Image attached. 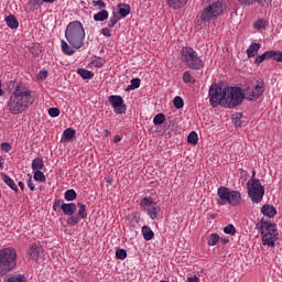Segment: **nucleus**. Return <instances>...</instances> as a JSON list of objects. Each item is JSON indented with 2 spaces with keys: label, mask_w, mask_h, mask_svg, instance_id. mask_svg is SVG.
<instances>
[{
  "label": "nucleus",
  "mask_w": 282,
  "mask_h": 282,
  "mask_svg": "<svg viewBox=\"0 0 282 282\" xmlns=\"http://www.w3.org/2000/svg\"><path fill=\"white\" fill-rule=\"evenodd\" d=\"M76 138V130L73 128H67L63 132V137L61 139L62 143L70 142V140H74Z\"/></svg>",
  "instance_id": "16"
},
{
  "label": "nucleus",
  "mask_w": 282,
  "mask_h": 282,
  "mask_svg": "<svg viewBox=\"0 0 282 282\" xmlns=\"http://www.w3.org/2000/svg\"><path fill=\"white\" fill-rule=\"evenodd\" d=\"M118 14L121 19H126V17H129V14H131V7L127 3H119Z\"/></svg>",
  "instance_id": "17"
},
{
  "label": "nucleus",
  "mask_w": 282,
  "mask_h": 282,
  "mask_svg": "<svg viewBox=\"0 0 282 282\" xmlns=\"http://www.w3.org/2000/svg\"><path fill=\"white\" fill-rule=\"evenodd\" d=\"M243 100H246V97L241 87H227L223 107H226L227 109H235L240 107V105H243Z\"/></svg>",
  "instance_id": "7"
},
{
  "label": "nucleus",
  "mask_w": 282,
  "mask_h": 282,
  "mask_svg": "<svg viewBox=\"0 0 282 282\" xmlns=\"http://www.w3.org/2000/svg\"><path fill=\"white\" fill-rule=\"evenodd\" d=\"M165 2L172 10H182L188 3V0H165Z\"/></svg>",
  "instance_id": "15"
},
{
  "label": "nucleus",
  "mask_w": 282,
  "mask_h": 282,
  "mask_svg": "<svg viewBox=\"0 0 282 282\" xmlns=\"http://www.w3.org/2000/svg\"><path fill=\"white\" fill-rule=\"evenodd\" d=\"M48 116H51V118H58V116H61V109L50 108L48 109Z\"/></svg>",
  "instance_id": "44"
},
{
  "label": "nucleus",
  "mask_w": 282,
  "mask_h": 282,
  "mask_svg": "<svg viewBox=\"0 0 282 282\" xmlns=\"http://www.w3.org/2000/svg\"><path fill=\"white\" fill-rule=\"evenodd\" d=\"M41 252H43V247H40L37 245H33L30 249H29V254L30 257H39V254H41Z\"/></svg>",
  "instance_id": "29"
},
{
  "label": "nucleus",
  "mask_w": 282,
  "mask_h": 282,
  "mask_svg": "<svg viewBox=\"0 0 282 282\" xmlns=\"http://www.w3.org/2000/svg\"><path fill=\"white\" fill-rule=\"evenodd\" d=\"M4 282H28L25 274H15L4 278Z\"/></svg>",
  "instance_id": "24"
},
{
  "label": "nucleus",
  "mask_w": 282,
  "mask_h": 282,
  "mask_svg": "<svg viewBox=\"0 0 282 282\" xmlns=\"http://www.w3.org/2000/svg\"><path fill=\"white\" fill-rule=\"evenodd\" d=\"M166 121V116L164 113H158L154 118H153V122L154 124H164V122Z\"/></svg>",
  "instance_id": "35"
},
{
  "label": "nucleus",
  "mask_w": 282,
  "mask_h": 282,
  "mask_svg": "<svg viewBox=\"0 0 282 282\" xmlns=\"http://www.w3.org/2000/svg\"><path fill=\"white\" fill-rule=\"evenodd\" d=\"M62 52L66 54V56H73L75 54L76 48L74 46L67 44L64 40H62Z\"/></svg>",
  "instance_id": "23"
},
{
  "label": "nucleus",
  "mask_w": 282,
  "mask_h": 282,
  "mask_svg": "<svg viewBox=\"0 0 282 282\" xmlns=\"http://www.w3.org/2000/svg\"><path fill=\"white\" fill-rule=\"evenodd\" d=\"M77 74L84 78V80H90V78H94V73L88 69L78 68Z\"/></svg>",
  "instance_id": "27"
},
{
  "label": "nucleus",
  "mask_w": 282,
  "mask_h": 282,
  "mask_svg": "<svg viewBox=\"0 0 282 282\" xmlns=\"http://www.w3.org/2000/svg\"><path fill=\"white\" fill-rule=\"evenodd\" d=\"M29 105H34V97H32V90L25 87L17 86L7 104V109L9 113H13V116H19V113H23V111L28 109Z\"/></svg>",
  "instance_id": "1"
},
{
  "label": "nucleus",
  "mask_w": 282,
  "mask_h": 282,
  "mask_svg": "<svg viewBox=\"0 0 282 282\" xmlns=\"http://www.w3.org/2000/svg\"><path fill=\"white\" fill-rule=\"evenodd\" d=\"M3 164H6V160H3V156H0V169H3Z\"/></svg>",
  "instance_id": "59"
},
{
  "label": "nucleus",
  "mask_w": 282,
  "mask_h": 282,
  "mask_svg": "<svg viewBox=\"0 0 282 282\" xmlns=\"http://www.w3.org/2000/svg\"><path fill=\"white\" fill-rule=\"evenodd\" d=\"M140 206H141V208H147L149 206H153V198H151V197L142 198V200L140 202Z\"/></svg>",
  "instance_id": "40"
},
{
  "label": "nucleus",
  "mask_w": 282,
  "mask_h": 282,
  "mask_svg": "<svg viewBox=\"0 0 282 282\" xmlns=\"http://www.w3.org/2000/svg\"><path fill=\"white\" fill-rule=\"evenodd\" d=\"M104 132H105L106 138L111 135V132L109 130H105Z\"/></svg>",
  "instance_id": "62"
},
{
  "label": "nucleus",
  "mask_w": 282,
  "mask_h": 282,
  "mask_svg": "<svg viewBox=\"0 0 282 282\" xmlns=\"http://www.w3.org/2000/svg\"><path fill=\"white\" fill-rule=\"evenodd\" d=\"M63 204V199H55V202L53 203V210H58V208L62 207Z\"/></svg>",
  "instance_id": "51"
},
{
  "label": "nucleus",
  "mask_w": 282,
  "mask_h": 282,
  "mask_svg": "<svg viewBox=\"0 0 282 282\" xmlns=\"http://www.w3.org/2000/svg\"><path fill=\"white\" fill-rule=\"evenodd\" d=\"M187 281L188 282H199V278H197V275H195L193 278H188Z\"/></svg>",
  "instance_id": "57"
},
{
  "label": "nucleus",
  "mask_w": 282,
  "mask_h": 282,
  "mask_svg": "<svg viewBox=\"0 0 282 282\" xmlns=\"http://www.w3.org/2000/svg\"><path fill=\"white\" fill-rule=\"evenodd\" d=\"M101 33L104 34V36H107L108 39L111 37V30H109V28H104L101 30Z\"/></svg>",
  "instance_id": "54"
},
{
  "label": "nucleus",
  "mask_w": 282,
  "mask_h": 282,
  "mask_svg": "<svg viewBox=\"0 0 282 282\" xmlns=\"http://www.w3.org/2000/svg\"><path fill=\"white\" fill-rule=\"evenodd\" d=\"M257 172L253 171L251 178L247 183L248 195L253 204H261L263 196L265 195V187L261 185L259 178H254Z\"/></svg>",
  "instance_id": "6"
},
{
  "label": "nucleus",
  "mask_w": 282,
  "mask_h": 282,
  "mask_svg": "<svg viewBox=\"0 0 282 282\" xmlns=\"http://www.w3.org/2000/svg\"><path fill=\"white\" fill-rule=\"evenodd\" d=\"M220 241L221 243H228L230 240L228 238H221Z\"/></svg>",
  "instance_id": "61"
},
{
  "label": "nucleus",
  "mask_w": 282,
  "mask_h": 282,
  "mask_svg": "<svg viewBox=\"0 0 282 282\" xmlns=\"http://www.w3.org/2000/svg\"><path fill=\"white\" fill-rule=\"evenodd\" d=\"M238 3L243 8H249V6H254V3H258L260 8H269L270 3H272V0H238Z\"/></svg>",
  "instance_id": "13"
},
{
  "label": "nucleus",
  "mask_w": 282,
  "mask_h": 282,
  "mask_svg": "<svg viewBox=\"0 0 282 282\" xmlns=\"http://www.w3.org/2000/svg\"><path fill=\"white\" fill-rule=\"evenodd\" d=\"M256 30H265V21L264 20H257L254 22Z\"/></svg>",
  "instance_id": "46"
},
{
  "label": "nucleus",
  "mask_w": 282,
  "mask_h": 282,
  "mask_svg": "<svg viewBox=\"0 0 282 282\" xmlns=\"http://www.w3.org/2000/svg\"><path fill=\"white\" fill-rule=\"evenodd\" d=\"M256 228L257 230H260L262 235L263 246H270L271 248H274V239H279V234L276 232V225L262 218L260 221L257 223Z\"/></svg>",
  "instance_id": "3"
},
{
  "label": "nucleus",
  "mask_w": 282,
  "mask_h": 282,
  "mask_svg": "<svg viewBox=\"0 0 282 282\" xmlns=\"http://www.w3.org/2000/svg\"><path fill=\"white\" fill-rule=\"evenodd\" d=\"M122 140V138L120 137V135H118V134H116L115 137H113V142H115V144H117V142H120Z\"/></svg>",
  "instance_id": "58"
},
{
  "label": "nucleus",
  "mask_w": 282,
  "mask_h": 282,
  "mask_svg": "<svg viewBox=\"0 0 282 282\" xmlns=\"http://www.w3.org/2000/svg\"><path fill=\"white\" fill-rule=\"evenodd\" d=\"M220 239L219 234H212L208 239V246H217Z\"/></svg>",
  "instance_id": "36"
},
{
  "label": "nucleus",
  "mask_w": 282,
  "mask_h": 282,
  "mask_svg": "<svg viewBox=\"0 0 282 282\" xmlns=\"http://www.w3.org/2000/svg\"><path fill=\"white\" fill-rule=\"evenodd\" d=\"M1 149L4 153H10V151H12V145L9 142H3L1 143Z\"/></svg>",
  "instance_id": "49"
},
{
  "label": "nucleus",
  "mask_w": 282,
  "mask_h": 282,
  "mask_svg": "<svg viewBox=\"0 0 282 282\" xmlns=\"http://www.w3.org/2000/svg\"><path fill=\"white\" fill-rule=\"evenodd\" d=\"M261 213L265 217L272 218L276 215V208L272 205L265 204V205L262 206Z\"/></svg>",
  "instance_id": "18"
},
{
  "label": "nucleus",
  "mask_w": 282,
  "mask_h": 282,
  "mask_svg": "<svg viewBox=\"0 0 282 282\" xmlns=\"http://www.w3.org/2000/svg\"><path fill=\"white\" fill-rule=\"evenodd\" d=\"M6 23L11 30H17V28H19V20H17V17L12 14L6 18Z\"/></svg>",
  "instance_id": "21"
},
{
  "label": "nucleus",
  "mask_w": 282,
  "mask_h": 282,
  "mask_svg": "<svg viewBox=\"0 0 282 282\" xmlns=\"http://www.w3.org/2000/svg\"><path fill=\"white\" fill-rule=\"evenodd\" d=\"M28 177H29V180H28L26 184H28L30 191L34 192L35 187H34V182L32 181V174H28Z\"/></svg>",
  "instance_id": "52"
},
{
  "label": "nucleus",
  "mask_w": 282,
  "mask_h": 282,
  "mask_svg": "<svg viewBox=\"0 0 282 282\" xmlns=\"http://www.w3.org/2000/svg\"><path fill=\"white\" fill-rule=\"evenodd\" d=\"M274 54H275L274 51H267L262 55H259L256 57L254 64L261 65V63H263V61H268V58H274Z\"/></svg>",
  "instance_id": "19"
},
{
  "label": "nucleus",
  "mask_w": 282,
  "mask_h": 282,
  "mask_svg": "<svg viewBox=\"0 0 282 282\" xmlns=\"http://www.w3.org/2000/svg\"><path fill=\"white\" fill-rule=\"evenodd\" d=\"M2 180H3L4 184H7V186H9V188L14 191L15 193H19V187H17V184L14 183V181L11 177H9L7 174H2Z\"/></svg>",
  "instance_id": "25"
},
{
  "label": "nucleus",
  "mask_w": 282,
  "mask_h": 282,
  "mask_svg": "<svg viewBox=\"0 0 282 282\" xmlns=\"http://www.w3.org/2000/svg\"><path fill=\"white\" fill-rule=\"evenodd\" d=\"M217 204L219 206H239L241 204V193L239 191L230 189L226 186H220L217 189Z\"/></svg>",
  "instance_id": "5"
},
{
  "label": "nucleus",
  "mask_w": 282,
  "mask_h": 282,
  "mask_svg": "<svg viewBox=\"0 0 282 282\" xmlns=\"http://www.w3.org/2000/svg\"><path fill=\"white\" fill-rule=\"evenodd\" d=\"M140 78H133L131 79V85H129L127 88H126V91H131V89H138V87H140Z\"/></svg>",
  "instance_id": "37"
},
{
  "label": "nucleus",
  "mask_w": 282,
  "mask_h": 282,
  "mask_svg": "<svg viewBox=\"0 0 282 282\" xmlns=\"http://www.w3.org/2000/svg\"><path fill=\"white\" fill-rule=\"evenodd\" d=\"M183 82L184 83H195V79L193 78V76L191 75V73L185 72L183 74Z\"/></svg>",
  "instance_id": "47"
},
{
  "label": "nucleus",
  "mask_w": 282,
  "mask_h": 282,
  "mask_svg": "<svg viewBox=\"0 0 282 282\" xmlns=\"http://www.w3.org/2000/svg\"><path fill=\"white\" fill-rule=\"evenodd\" d=\"M173 105L176 109H182L184 107V99H182L180 96H176L173 99Z\"/></svg>",
  "instance_id": "38"
},
{
  "label": "nucleus",
  "mask_w": 282,
  "mask_h": 282,
  "mask_svg": "<svg viewBox=\"0 0 282 282\" xmlns=\"http://www.w3.org/2000/svg\"><path fill=\"white\" fill-rule=\"evenodd\" d=\"M30 3L33 8H41V0H30Z\"/></svg>",
  "instance_id": "56"
},
{
  "label": "nucleus",
  "mask_w": 282,
  "mask_h": 282,
  "mask_svg": "<svg viewBox=\"0 0 282 282\" xmlns=\"http://www.w3.org/2000/svg\"><path fill=\"white\" fill-rule=\"evenodd\" d=\"M259 50H261V44L259 43H252L249 48L247 50V56L248 58H254L257 54H259Z\"/></svg>",
  "instance_id": "20"
},
{
  "label": "nucleus",
  "mask_w": 282,
  "mask_h": 282,
  "mask_svg": "<svg viewBox=\"0 0 282 282\" xmlns=\"http://www.w3.org/2000/svg\"><path fill=\"white\" fill-rule=\"evenodd\" d=\"M142 235L143 238L145 239V241H151V239H153V237H155V234L153 232V230L151 229V227L144 225L142 227Z\"/></svg>",
  "instance_id": "22"
},
{
  "label": "nucleus",
  "mask_w": 282,
  "mask_h": 282,
  "mask_svg": "<svg viewBox=\"0 0 282 282\" xmlns=\"http://www.w3.org/2000/svg\"><path fill=\"white\" fill-rule=\"evenodd\" d=\"M31 166L33 171H43V169H45V164L43 163V159L41 158H35L32 161Z\"/></svg>",
  "instance_id": "26"
},
{
  "label": "nucleus",
  "mask_w": 282,
  "mask_h": 282,
  "mask_svg": "<svg viewBox=\"0 0 282 282\" xmlns=\"http://www.w3.org/2000/svg\"><path fill=\"white\" fill-rule=\"evenodd\" d=\"M65 199L66 202H74V199H76V197H78V195L76 194V191L74 189H67L65 192Z\"/></svg>",
  "instance_id": "33"
},
{
  "label": "nucleus",
  "mask_w": 282,
  "mask_h": 282,
  "mask_svg": "<svg viewBox=\"0 0 282 282\" xmlns=\"http://www.w3.org/2000/svg\"><path fill=\"white\" fill-rule=\"evenodd\" d=\"M160 207H150L148 208V215L150 219H158V215H160Z\"/></svg>",
  "instance_id": "32"
},
{
  "label": "nucleus",
  "mask_w": 282,
  "mask_h": 282,
  "mask_svg": "<svg viewBox=\"0 0 282 282\" xmlns=\"http://www.w3.org/2000/svg\"><path fill=\"white\" fill-rule=\"evenodd\" d=\"M187 142L188 144H197V142H199V137L197 135V132L192 131L189 132V134L187 135Z\"/></svg>",
  "instance_id": "31"
},
{
  "label": "nucleus",
  "mask_w": 282,
  "mask_h": 282,
  "mask_svg": "<svg viewBox=\"0 0 282 282\" xmlns=\"http://www.w3.org/2000/svg\"><path fill=\"white\" fill-rule=\"evenodd\" d=\"M66 41L74 47V50H80L85 46V28L83 23L75 20L66 26L65 30Z\"/></svg>",
  "instance_id": "2"
},
{
  "label": "nucleus",
  "mask_w": 282,
  "mask_h": 282,
  "mask_svg": "<svg viewBox=\"0 0 282 282\" xmlns=\"http://www.w3.org/2000/svg\"><path fill=\"white\" fill-rule=\"evenodd\" d=\"M228 90V87H223L221 84H213L209 87V105L212 107H224V100L226 99V93Z\"/></svg>",
  "instance_id": "9"
},
{
  "label": "nucleus",
  "mask_w": 282,
  "mask_h": 282,
  "mask_svg": "<svg viewBox=\"0 0 282 282\" xmlns=\"http://www.w3.org/2000/svg\"><path fill=\"white\" fill-rule=\"evenodd\" d=\"M18 185L21 188V191H23V188H25V184H23V182H19Z\"/></svg>",
  "instance_id": "60"
},
{
  "label": "nucleus",
  "mask_w": 282,
  "mask_h": 282,
  "mask_svg": "<svg viewBox=\"0 0 282 282\" xmlns=\"http://www.w3.org/2000/svg\"><path fill=\"white\" fill-rule=\"evenodd\" d=\"M78 209V218L79 219H87V206L83 203L77 204Z\"/></svg>",
  "instance_id": "28"
},
{
  "label": "nucleus",
  "mask_w": 282,
  "mask_h": 282,
  "mask_svg": "<svg viewBox=\"0 0 282 282\" xmlns=\"http://www.w3.org/2000/svg\"><path fill=\"white\" fill-rule=\"evenodd\" d=\"M108 182V184H111V181H107Z\"/></svg>",
  "instance_id": "64"
},
{
  "label": "nucleus",
  "mask_w": 282,
  "mask_h": 282,
  "mask_svg": "<svg viewBox=\"0 0 282 282\" xmlns=\"http://www.w3.org/2000/svg\"><path fill=\"white\" fill-rule=\"evenodd\" d=\"M224 232L226 234V235H235L236 232H237V229L235 228V225H232V224H229V225H227L225 228H224Z\"/></svg>",
  "instance_id": "42"
},
{
  "label": "nucleus",
  "mask_w": 282,
  "mask_h": 282,
  "mask_svg": "<svg viewBox=\"0 0 282 282\" xmlns=\"http://www.w3.org/2000/svg\"><path fill=\"white\" fill-rule=\"evenodd\" d=\"M241 118H243V115H241L240 112H236L235 115H232L231 120L235 127H241Z\"/></svg>",
  "instance_id": "34"
},
{
  "label": "nucleus",
  "mask_w": 282,
  "mask_h": 282,
  "mask_svg": "<svg viewBox=\"0 0 282 282\" xmlns=\"http://www.w3.org/2000/svg\"><path fill=\"white\" fill-rule=\"evenodd\" d=\"M61 209L62 213L68 217L76 215V204L74 203H63Z\"/></svg>",
  "instance_id": "14"
},
{
  "label": "nucleus",
  "mask_w": 282,
  "mask_h": 282,
  "mask_svg": "<svg viewBox=\"0 0 282 282\" xmlns=\"http://www.w3.org/2000/svg\"><path fill=\"white\" fill-rule=\"evenodd\" d=\"M94 65L96 67H102V65H105V59L99 57L97 61L94 62Z\"/></svg>",
  "instance_id": "55"
},
{
  "label": "nucleus",
  "mask_w": 282,
  "mask_h": 282,
  "mask_svg": "<svg viewBox=\"0 0 282 282\" xmlns=\"http://www.w3.org/2000/svg\"><path fill=\"white\" fill-rule=\"evenodd\" d=\"M47 78V70H41L37 74V80H45Z\"/></svg>",
  "instance_id": "53"
},
{
  "label": "nucleus",
  "mask_w": 282,
  "mask_h": 282,
  "mask_svg": "<svg viewBox=\"0 0 282 282\" xmlns=\"http://www.w3.org/2000/svg\"><path fill=\"white\" fill-rule=\"evenodd\" d=\"M93 6H98L99 10H104V8H107V3L102 0H95L93 1Z\"/></svg>",
  "instance_id": "48"
},
{
  "label": "nucleus",
  "mask_w": 282,
  "mask_h": 282,
  "mask_svg": "<svg viewBox=\"0 0 282 282\" xmlns=\"http://www.w3.org/2000/svg\"><path fill=\"white\" fill-rule=\"evenodd\" d=\"M33 178L35 180V182H45L46 181L45 174L42 171H35Z\"/></svg>",
  "instance_id": "39"
},
{
  "label": "nucleus",
  "mask_w": 282,
  "mask_h": 282,
  "mask_svg": "<svg viewBox=\"0 0 282 282\" xmlns=\"http://www.w3.org/2000/svg\"><path fill=\"white\" fill-rule=\"evenodd\" d=\"M264 91H265V86L263 82H259V84L256 85L254 88L246 87L242 90V94L245 95V98L247 100L254 101V100H258V98H261Z\"/></svg>",
  "instance_id": "11"
},
{
  "label": "nucleus",
  "mask_w": 282,
  "mask_h": 282,
  "mask_svg": "<svg viewBox=\"0 0 282 282\" xmlns=\"http://www.w3.org/2000/svg\"><path fill=\"white\" fill-rule=\"evenodd\" d=\"M273 61H276V63H282V52L281 51H274Z\"/></svg>",
  "instance_id": "50"
},
{
  "label": "nucleus",
  "mask_w": 282,
  "mask_h": 282,
  "mask_svg": "<svg viewBox=\"0 0 282 282\" xmlns=\"http://www.w3.org/2000/svg\"><path fill=\"white\" fill-rule=\"evenodd\" d=\"M80 221V218L78 216H70L66 223L68 226H76Z\"/></svg>",
  "instance_id": "43"
},
{
  "label": "nucleus",
  "mask_w": 282,
  "mask_h": 282,
  "mask_svg": "<svg viewBox=\"0 0 282 282\" xmlns=\"http://www.w3.org/2000/svg\"><path fill=\"white\" fill-rule=\"evenodd\" d=\"M116 257H117V259L124 260V258L127 257V250H124V249H117L116 250Z\"/></svg>",
  "instance_id": "45"
},
{
  "label": "nucleus",
  "mask_w": 282,
  "mask_h": 282,
  "mask_svg": "<svg viewBox=\"0 0 282 282\" xmlns=\"http://www.w3.org/2000/svg\"><path fill=\"white\" fill-rule=\"evenodd\" d=\"M224 1H216L206 7L203 12L200 13V21H204L205 23L208 21H213L214 19H217L220 14H224L225 10Z\"/></svg>",
  "instance_id": "10"
},
{
  "label": "nucleus",
  "mask_w": 282,
  "mask_h": 282,
  "mask_svg": "<svg viewBox=\"0 0 282 282\" xmlns=\"http://www.w3.org/2000/svg\"><path fill=\"white\" fill-rule=\"evenodd\" d=\"M108 102L111 104V107H113V111L115 113H117V116H122V113H127V105H124V99H122V96L111 95L108 98Z\"/></svg>",
  "instance_id": "12"
},
{
  "label": "nucleus",
  "mask_w": 282,
  "mask_h": 282,
  "mask_svg": "<svg viewBox=\"0 0 282 282\" xmlns=\"http://www.w3.org/2000/svg\"><path fill=\"white\" fill-rule=\"evenodd\" d=\"M44 3H54L56 0H42Z\"/></svg>",
  "instance_id": "63"
},
{
  "label": "nucleus",
  "mask_w": 282,
  "mask_h": 282,
  "mask_svg": "<svg viewBox=\"0 0 282 282\" xmlns=\"http://www.w3.org/2000/svg\"><path fill=\"white\" fill-rule=\"evenodd\" d=\"M109 19V12L107 10H102L94 15L95 21H107Z\"/></svg>",
  "instance_id": "30"
},
{
  "label": "nucleus",
  "mask_w": 282,
  "mask_h": 282,
  "mask_svg": "<svg viewBox=\"0 0 282 282\" xmlns=\"http://www.w3.org/2000/svg\"><path fill=\"white\" fill-rule=\"evenodd\" d=\"M118 21H120V18H118V14H116V12H112V18H110V20L108 21V28H115Z\"/></svg>",
  "instance_id": "41"
},
{
  "label": "nucleus",
  "mask_w": 282,
  "mask_h": 282,
  "mask_svg": "<svg viewBox=\"0 0 282 282\" xmlns=\"http://www.w3.org/2000/svg\"><path fill=\"white\" fill-rule=\"evenodd\" d=\"M183 63L195 72H199L204 67V61L202 57L197 56V52L193 47L184 46L181 51Z\"/></svg>",
  "instance_id": "8"
},
{
  "label": "nucleus",
  "mask_w": 282,
  "mask_h": 282,
  "mask_svg": "<svg viewBox=\"0 0 282 282\" xmlns=\"http://www.w3.org/2000/svg\"><path fill=\"white\" fill-rule=\"evenodd\" d=\"M17 268V250L4 248L0 250V276H6Z\"/></svg>",
  "instance_id": "4"
}]
</instances>
